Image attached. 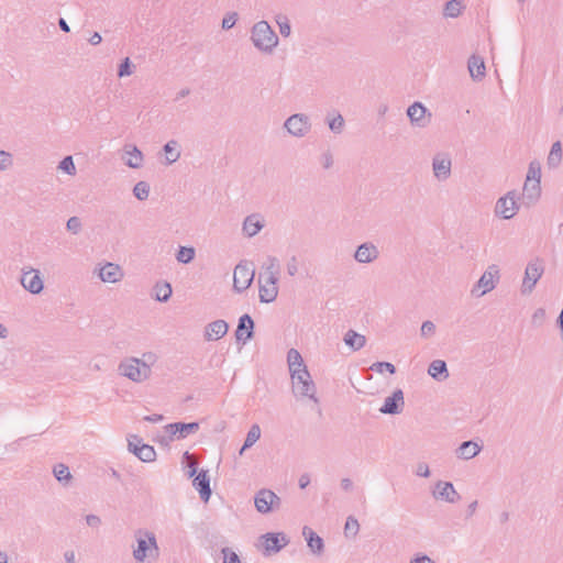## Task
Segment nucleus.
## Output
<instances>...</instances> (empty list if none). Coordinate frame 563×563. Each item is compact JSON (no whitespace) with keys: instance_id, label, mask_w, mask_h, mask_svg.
<instances>
[{"instance_id":"nucleus-1","label":"nucleus","mask_w":563,"mask_h":563,"mask_svg":"<svg viewBox=\"0 0 563 563\" xmlns=\"http://www.w3.org/2000/svg\"><path fill=\"white\" fill-rule=\"evenodd\" d=\"M136 547L133 548V559L139 563H144L147 559L155 561L159 555V548L156 536L147 529H137L134 531Z\"/></svg>"},{"instance_id":"nucleus-2","label":"nucleus","mask_w":563,"mask_h":563,"mask_svg":"<svg viewBox=\"0 0 563 563\" xmlns=\"http://www.w3.org/2000/svg\"><path fill=\"white\" fill-rule=\"evenodd\" d=\"M251 41L255 48L265 54H272L279 43L277 34L265 20L252 26Z\"/></svg>"},{"instance_id":"nucleus-3","label":"nucleus","mask_w":563,"mask_h":563,"mask_svg":"<svg viewBox=\"0 0 563 563\" xmlns=\"http://www.w3.org/2000/svg\"><path fill=\"white\" fill-rule=\"evenodd\" d=\"M290 376L292 382V393L295 396L307 397L314 402H318V398L316 397V385L307 368L292 371Z\"/></svg>"},{"instance_id":"nucleus-4","label":"nucleus","mask_w":563,"mask_h":563,"mask_svg":"<svg viewBox=\"0 0 563 563\" xmlns=\"http://www.w3.org/2000/svg\"><path fill=\"white\" fill-rule=\"evenodd\" d=\"M544 273V262L540 257L532 258L525 269V276L521 285V294H531L538 280Z\"/></svg>"},{"instance_id":"nucleus-5","label":"nucleus","mask_w":563,"mask_h":563,"mask_svg":"<svg viewBox=\"0 0 563 563\" xmlns=\"http://www.w3.org/2000/svg\"><path fill=\"white\" fill-rule=\"evenodd\" d=\"M120 375L134 383H143L151 377L147 368H143L137 357H129L122 361L118 367Z\"/></svg>"},{"instance_id":"nucleus-6","label":"nucleus","mask_w":563,"mask_h":563,"mask_svg":"<svg viewBox=\"0 0 563 563\" xmlns=\"http://www.w3.org/2000/svg\"><path fill=\"white\" fill-rule=\"evenodd\" d=\"M284 129L298 139L305 137L311 130V122L307 114L295 113L288 117L284 122Z\"/></svg>"},{"instance_id":"nucleus-7","label":"nucleus","mask_w":563,"mask_h":563,"mask_svg":"<svg viewBox=\"0 0 563 563\" xmlns=\"http://www.w3.org/2000/svg\"><path fill=\"white\" fill-rule=\"evenodd\" d=\"M498 267L496 265H490L472 288V295L476 297H482L488 291H492L496 287V282L498 280Z\"/></svg>"},{"instance_id":"nucleus-8","label":"nucleus","mask_w":563,"mask_h":563,"mask_svg":"<svg viewBox=\"0 0 563 563\" xmlns=\"http://www.w3.org/2000/svg\"><path fill=\"white\" fill-rule=\"evenodd\" d=\"M254 504L258 512L268 514L280 507L282 499L273 490L263 488L256 493Z\"/></svg>"},{"instance_id":"nucleus-9","label":"nucleus","mask_w":563,"mask_h":563,"mask_svg":"<svg viewBox=\"0 0 563 563\" xmlns=\"http://www.w3.org/2000/svg\"><path fill=\"white\" fill-rule=\"evenodd\" d=\"M254 279V269L251 263L241 262L234 268L233 288L238 292L246 290Z\"/></svg>"},{"instance_id":"nucleus-10","label":"nucleus","mask_w":563,"mask_h":563,"mask_svg":"<svg viewBox=\"0 0 563 563\" xmlns=\"http://www.w3.org/2000/svg\"><path fill=\"white\" fill-rule=\"evenodd\" d=\"M519 210L517 202L516 191H508L505 196L500 197L495 206V214L505 220L514 218Z\"/></svg>"},{"instance_id":"nucleus-11","label":"nucleus","mask_w":563,"mask_h":563,"mask_svg":"<svg viewBox=\"0 0 563 563\" xmlns=\"http://www.w3.org/2000/svg\"><path fill=\"white\" fill-rule=\"evenodd\" d=\"M260 541L265 556L278 553L289 543V539L283 532H267L261 536Z\"/></svg>"},{"instance_id":"nucleus-12","label":"nucleus","mask_w":563,"mask_h":563,"mask_svg":"<svg viewBox=\"0 0 563 563\" xmlns=\"http://www.w3.org/2000/svg\"><path fill=\"white\" fill-rule=\"evenodd\" d=\"M20 282L25 290L34 295L40 294L44 288L40 271L32 267L27 271L24 268L22 269Z\"/></svg>"},{"instance_id":"nucleus-13","label":"nucleus","mask_w":563,"mask_h":563,"mask_svg":"<svg viewBox=\"0 0 563 563\" xmlns=\"http://www.w3.org/2000/svg\"><path fill=\"white\" fill-rule=\"evenodd\" d=\"M129 450L143 462H153L156 457V452L152 445L142 442L137 435H132L129 439Z\"/></svg>"},{"instance_id":"nucleus-14","label":"nucleus","mask_w":563,"mask_h":563,"mask_svg":"<svg viewBox=\"0 0 563 563\" xmlns=\"http://www.w3.org/2000/svg\"><path fill=\"white\" fill-rule=\"evenodd\" d=\"M452 161L449 154L438 153L432 159V170L434 177L440 180H446L451 176Z\"/></svg>"},{"instance_id":"nucleus-15","label":"nucleus","mask_w":563,"mask_h":563,"mask_svg":"<svg viewBox=\"0 0 563 563\" xmlns=\"http://www.w3.org/2000/svg\"><path fill=\"white\" fill-rule=\"evenodd\" d=\"M432 495L435 499L450 504L457 503L461 499V495L456 492L451 482L438 481Z\"/></svg>"},{"instance_id":"nucleus-16","label":"nucleus","mask_w":563,"mask_h":563,"mask_svg":"<svg viewBox=\"0 0 563 563\" xmlns=\"http://www.w3.org/2000/svg\"><path fill=\"white\" fill-rule=\"evenodd\" d=\"M198 429V422H174L165 426V430L169 434L172 440L174 438H176L177 440L185 439L188 435L196 433Z\"/></svg>"},{"instance_id":"nucleus-17","label":"nucleus","mask_w":563,"mask_h":563,"mask_svg":"<svg viewBox=\"0 0 563 563\" xmlns=\"http://www.w3.org/2000/svg\"><path fill=\"white\" fill-rule=\"evenodd\" d=\"M379 256L378 247L372 242L360 244L354 252V260L360 264H369Z\"/></svg>"},{"instance_id":"nucleus-18","label":"nucleus","mask_w":563,"mask_h":563,"mask_svg":"<svg viewBox=\"0 0 563 563\" xmlns=\"http://www.w3.org/2000/svg\"><path fill=\"white\" fill-rule=\"evenodd\" d=\"M427 111V108L421 102L416 101L408 107L407 115L412 125L418 128H426L429 124L431 118V113H429L428 118L426 117Z\"/></svg>"},{"instance_id":"nucleus-19","label":"nucleus","mask_w":563,"mask_h":563,"mask_svg":"<svg viewBox=\"0 0 563 563\" xmlns=\"http://www.w3.org/2000/svg\"><path fill=\"white\" fill-rule=\"evenodd\" d=\"M405 406L404 393L401 389H396L391 396L387 397L379 411L385 415H398L402 411Z\"/></svg>"},{"instance_id":"nucleus-20","label":"nucleus","mask_w":563,"mask_h":563,"mask_svg":"<svg viewBox=\"0 0 563 563\" xmlns=\"http://www.w3.org/2000/svg\"><path fill=\"white\" fill-rule=\"evenodd\" d=\"M124 274L120 265L107 262L98 269V277L103 283H118L123 278Z\"/></svg>"},{"instance_id":"nucleus-21","label":"nucleus","mask_w":563,"mask_h":563,"mask_svg":"<svg viewBox=\"0 0 563 563\" xmlns=\"http://www.w3.org/2000/svg\"><path fill=\"white\" fill-rule=\"evenodd\" d=\"M254 335V321L247 313L239 319L238 328L235 330V339L239 342L246 343Z\"/></svg>"},{"instance_id":"nucleus-22","label":"nucleus","mask_w":563,"mask_h":563,"mask_svg":"<svg viewBox=\"0 0 563 563\" xmlns=\"http://www.w3.org/2000/svg\"><path fill=\"white\" fill-rule=\"evenodd\" d=\"M123 153L124 155L122 156V159L126 166L134 169L141 168L143 166L144 155L136 145L125 144L123 146Z\"/></svg>"},{"instance_id":"nucleus-23","label":"nucleus","mask_w":563,"mask_h":563,"mask_svg":"<svg viewBox=\"0 0 563 563\" xmlns=\"http://www.w3.org/2000/svg\"><path fill=\"white\" fill-rule=\"evenodd\" d=\"M258 283L260 300L266 303L274 301L278 295V282H272L271 284L268 283V277L266 275H260Z\"/></svg>"},{"instance_id":"nucleus-24","label":"nucleus","mask_w":563,"mask_h":563,"mask_svg":"<svg viewBox=\"0 0 563 563\" xmlns=\"http://www.w3.org/2000/svg\"><path fill=\"white\" fill-rule=\"evenodd\" d=\"M192 486L199 492L201 500L207 503L210 499L211 488L208 471L198 472L192 479Z\"/></svg>"},{"instance_id":"nucleus-25","label":"nucleus","mask_w":563,"mask_h":563,"mask_svg":"<svg viewBox=\"0 0 563 563\" xmlns=\"http://www.w3.org/2000/svg\"><path fill=\"white\" fill-rule=\"evenodd\" d=\"M229 324L224 320L212 321L205 328V339L207 341H218L227 334Z\"/></svg>"},{"instance_id":"nucleus-26","label":"nucleus","mask_w":563,"mask_h":563,"mask_svg":"<svg viewBox=\"0 0 563 563\" xmlns=\"http://www.w3.org/2000/svg\"><path fill=\"white\" fill-rule=\"evenodd\" d=\"M302 534L305 536L306 538V541H307V545L308 548L310 549V551L314 554V555H322L323 551H324V542H323V539L318 536L312 529H310L309 527H303L302 529Z\"/></svg>"},{"instance_id":"nucleus-27","label":"nucleus","mask_w":563,"mask_h":563,"mask_svg":"<svg viewBox=\"0 0 563 563\" xmlns=\"http://www.w3.org/2000/svg\"><path fill=\"white\" fill-rule=\"evenodd\" d=\"M264 228V222L261 219V216L257 213H253L247 216L243 221V233L249 236H255L262 229Z\"/></svg>"},{"instance_id":"nucleus-28","label":"nucleus","mask_w":563,"mask_h":563,"mask_svg":"<svg viewBox=\"0 0 563 563\" xmlns=\"http://www.w3.org/2000/svg\"><path fill=\"white\" fill-rule=\"evenodd\" d=\"M482 450V446L472 440L464 441L456 449L455 454L461 460H471L475 457Z\"/></svg>"},{"instance_id":"nucleus-29","label":"nucleus","mask_w":563,"mask_h":563,"mask_svg":"<svg viewBox=\"0 0 563 563\" xmlns=\"http://www.w3.org/2000/svg\"><path fill=\"white\" fill-rule=\"evenodd\" d=\"M468 70L473 80L479 81L485 77V63L481 56L472 55L468 59Z\"/></svg>"},{"instance_id":"nucleus-30","label":"nucleus","mask_w":563,"mask_h":563,"mask_svg":"<svg viewBox=\"0 0 563 563\" xmlns=\"http://www.w3.org/2000/svg\"><path fill=\"white\" fill-rule=\"evenodd\" d=\"M428 374L438 382H443L449 377L446 363L442 360H434L428 367Z\"/></svg>"},{"instance_id":"nucleus-31","label":"nucleus","mask_w":563,"mask_h":563,"mask_svg":"<svg viewBox=\"0 0 563 563\" xmlns=\"http://www.w3.org/2000/svg\"><path fill=\"white\" fill-rule=\"evenodd\" d=\"M522 195L529 203H534L541 196V181L526 180Z\"/></svg>"},{"instance_id":"nucleus-32","label":"nucleus","mask_w":563,"mask_h":563,"mask_svg":"<svg viewBox=\"0 0 563 563\" xmlns=\"http://www.w3.org/2000/svg\"><path fill=\"white\" fill-rule=\"evenodd\" d=\"M343 341L352 351L355 352L365 346L366 338L354 330H349L344 334Z\"/></svg>"},{"instance_id":"nucleus-33","label":"nucleus","mask_w":563,"mask_h":563,"mask_svg":"<svg viewBox=\"0 0 563 563\" xmlns=\"http://www.w3.org/2000/svg\"><path fill=\"white\" fill-rule=\"evenodd\" d=\"M562 161V144L560 141H556L552 144L550 153L547 158V164L549 168H556L560 166Z\"/></svg>"},{"instance_id":"nucleus-34","label":"nucleus","mask_w":563,"mask_h":563,"mask_svg":"<svg viewBox=\"0 0 563 563\" xmlns=\"http://www.w3.org/2000/svg\"><path fill=\"white\" fill-rule=\"evenodd\" d=\"M155 299L159 302H166L172 297L173 290L169 283H157L154 286Z\"/></svg>"},{"instance_id":"nucleus-35","label":"nucleus","mask_w":563,"mask_h":563,"mask_svg":"<svg viewBox=\"0 0 563 563\" xmlns=\"http://www.w3.org/2000/svg\"><path fill=\"white\" fill-rule=\"evenodd\" d=\"M287 363L289 372L298 371L299 368H307L301 357V354L296 349H290L287 353Z\"/></svg>"},{"instance_id":"nucleus-36","label":"nucleus","mask_w":563,"mask_h":563,"mask_svg":"<svg viewBox=\"0 0 563 563\" xmlns=\"http://www.w3.org/2000/svg\"><path fill=\"white\" fill-rule=\"evenodd\" d=\"M163 151L166 155L167 164L177 162L180 157V151L178 150V143L175 140L168 141L164 146Z\"/></svg>"},{"instance_id":"nucleus-37","label":"nucleus","mask_w":563,"mask_h":563,"mask_svg":"<svg viewBox=\"0 0 563 563\" xmlns=\"http://www.w3.org/2000/svg\"><path fill=\"white\" fill-rule=\"evenodd\" d=\"M463 9L461 0H449L444 5V15L448 18H457Z\"/></svg>"},{"instance_id":"nucleus-38","label":"nucleus","mask_w":563,"mask_h":563,"mask_svg":"<svg viewBox=\"0 0 563 563\" xmlns=\"http://www.w3.org/2000/svg\"><path fill=\"white\" fill-rule=\"evenodd\" d=\"M195 255H196V251L194 247L191 246H179L177 253H176V260L179 262V263H183V264H188L190 263L194 258H195Z\"/></svg>"},{"instance_id":"nucleus-39","label":"nucleus","mask_w":563,"mask_h":563,"mask_svg":"<svg viewBox=\"0 0 563 563\" xmlns=\"http://www.w3.org/2000/svg\"><path fill=\"white\" fill-rule=\"evenodd\" d=\"M327 122H328V125H329V129L334 133V134H341L344 130V125H345V122H344V119L343 117L340 114V113H336L334 117L330 118L329 115L327 117Z\"/></svg>"},{"instance_id":"nucleus-40","label":"nucleus","mask_w":563,"mask_h":563,"mask_svg":"<svg viewBox=\"0 0 563 563\" xmlns=\"http://www.w3.org/2000/svg\"><path fill=\"white\" fill-rule=\"evenodd\" d=\"M279 265L276 257H269L264 275L268 277V283L278 282Z\"/></svg>"},{"instance_id":"nucleus-41","label":"nucleus","mask_w":563,"mask_h":563,"mask_svg":"<svg viewBox=\"0 0 563 563\" xmlns=\"http://www.w3.org/2000/svg\"><path fill=\"white\" fill-rule=\"evenodd\" d=\"M275 22L278 25L279 33L284 37H288L291 33V26L287 15L279 13L275 16Z\"/></svg>"},{"instance_id":"nucleus-42","label":"nucleus","mask_w":563,"mask_h":563,"mask_svg":"<svg viewBox=\"0 0 563 563\" xmlns=\"http://www.w3.org/2000/svg\"><path fill=\"white\" fill-rule=\"evenodd\" d=\"M53 474H54L55 478L60 483H63V482L67 483L71 479V474L69 472L68 466L63 463H59L54 466Z\"/></svg>"},{"instance_id":"nucleus-43","label":"nucleus","mask_w":563,"mask_h":563,"mask_svg":"<svg viewBox=\"0 0 563 563\" xmlns=\"http://www.w3.org/2000/svg\"><path fill=\"white\" fill-rule=\"evenodd\" d=\"M261 438V428L258 424H253L245 438L243 449H250L253 444H255Z\"/></svg>"},{"instance_id":"nucleus-44","label":"nucleus","mask_w":563,"mask_h":563,"mask_svg":"<svg viewBox=\"0 0 563 563\" xmlns=\"http://www.w3.org/2000/svg\"><path fill=\"white\" fill-rule=\"evenodd\" d=\"M133 195L136 199L143 201L146 200L150 196V185L146 181H139L133 187Z\"/></svg>"},{"instance_id":"nucleus-45","label":"nucleus","mask_w":563,"mask_h":563,"mask_svg":"<svg viewBox=\"0 0 563 563\" xmlns=\"http://www.w3.org/2000/svg\"><path fill=\"white\" fill-rule=\"evenodd\" d=\"M360 530V523L358 521L350 516L347 517L344 526V534L346 538H354Z\"/></svg>"},{"instance_id":"nucleus-46","label":"nucleus","mask_w":563,"mask_h":563,"mask_svg":"<svg viewBox=\"0 0 563 563\" xmlns=\"http://www.w3.org/2000/svg\"><path fill=\"white\" fill-rule=\"evenodd\" d=\"M157 355L153 352L143 353L142 357L139 358V362L143 368H147L148 374L152 375V366L156 363Z\"/></svg>"},{"instance_id":"nucleus-47","label":"nucleus","mask_w":563,"mask_h":563,"mask_svg":"<svg viewBox=\"0 0 563 563\" xmlns=\"http://www.w3.org/2000/svg\"><path fill=\"white\" fill-rule=\"evenodd\" d=\"M526 180L541 181V166L539 162L533 161L529 164Z\"/></svg>"},{"instance_id":"nucleus-48","label":"nucleus","mask_w":563,"mask_h":563,"mask_svg":"<svg viewBox=\"0 0 563 563\" xmlns=\"http://www.w3.org/2000/svg\"><path fill=\"white\" fill-rule=\"evenodd\" d=\"M369 368L373 372H376L379 374H383L384 372H388L389 374L396 373L395 365L389 362H376V363L372 364V366Z\"/></svg>"},{"instance_id":"nucleus-49","label":"nucleus","mask_w":563,"mask_h":563,"mask_svg":"<svg viewBox=\"0 0 563 563\" xmlns=\"http://www.w3.org/2000/svg\"><path fill=\"white\" fill-rule=\"evenodd\" d=\"M58 168L63 170L64 173L68 175H75L76 174V166L74 164L71 156H65L58 165Z\"/></svg>"},{"instance_id":"nucleus-50","label":"nucleus","mask_w":563,"mask_h":563,"mask_svg":"<svg viewBox=\"0 0 563 563\" xmlns=\"http://www.w3.org/2000/svg\"><path fill=\"white\" fill-rule=\"evenodd\" d=\"M132 73H133V65H132L130 58L125 57L119 65L118 77L119 78L126 77V76H130Z\"/></svg>"},{"instance_id":"nucleus-51","label":"nucleus","mask_w":563,"mask_h":563,"mask_svg":"<svg viewBox=\"0 0 563 563\" xmlns=\"http://www.w3.org/2000/svg\"><path fill=\"white\" fill-rule=\"evenodd\" d=\"M13 166V156L7 151H0V170L4 172Z\"/></svg>"},{"instance_id":"nucleus-52","label":"nucleus","mask_w":563,"mask_h":563,"mask_svg":"<svg viewBox=\"0 0 563 563\" xmlns=\"http://www.w3.org/2000/svg\"><path fill=\"white\" fill-rule=\"evenodd\" d=\"M81 221L78 217H70L66 222V229L73 234H78L81 230Z\"/></svg>"},{"instance_id":"nucleus-53","label":"nucleus","mask_w":563,"mask_h":563,"mask_svg":"<svg viewBox=\"0 0 563 563\" xmlns=\"http://www.w3.org/2000/svg\"><path fill=\"white\" fill-rule=\"evenodd\" d=\"M221 553L223 554V563H241L239 555L230 548H223Z\"/></svg>"},{"instance_id":"nucleus-54","label":"nucleus","mask_w":563,"mask_h":563,"mask_svg":"<svg viewBox=\"0 0 563 563\" xmlns=\"http://www.w3.org/2000/svg\"><path fill=\"white\" fill-rule=\"evenodd\" d=\"M238 21V13L236 12H230L222 19V29L228 31L232 29Z\"/></svg>"},{"instance_id":"nucleus-55","label":"nucleus","mask_w":563,"mask_h":563,"mask_svg":"<svg viewBox=\"0 0 563 563\" xmlns=\"http://www.w3.org/2000/svg\"><path fill=\"white\" fill-rule=\"evenodd\" d=\"M435 332V324L432 321H424L421 324L420 333L423 338H429L433 335Z\"/></svg>"},{"instance_id":"nucleus-56","label":"nucleus","mask_w":563,"mask_h":563,"mask_svg":"<svg viewBox=\"0 0 563 563\" xmlns=\"http://www.w3.org/2000/svg\"><path fill=\"white\" fill-rule=\"evenodd\" d=\"M321 165L324 169H329L333 165V156L330 151H325L320 156Z\"/></svg>"},{"instance_id":"nucleus-57","label":"nucleus","mask_w":563,"mask_h":563,"mask_svg":"<svg viewBox=\"0 0 563 563\" xmlns=\"http://www.w3.org/2000/svg\"><path fill=\"white\" fill-rule=\"evenodd\" d=\"M287 273L289 276H295L298 273V261L296 256H291L287 262Z\"/></svg>"},{"instance_id":"nucleus-58","label":"nucleus","mask_w":563,"mask_h":563,"mask_svg":"<svg viewBox=\"0 0 563 563\" xmlns=\"http://www.w3.org/2000/svg\"><path fill=\"white\" fill-rule=\"evenodd\" d=\"M416 475L419 477H429L430 476V468L427 463L421 462L417 464L416 467Z\"/></svg>"},{"instance_id":"nucleus-59","label":"nucleus","mask_w":563,"mask_h":563,"mask_svg":"<svg viewBox=\"0 0 563 563\" xmlns=\"http://www.w3.org/2000/svg\"><path fill=\"white\" fill-rule=\"evenodd\" d=\"M86 522L89 527L98 528L101 525V519L96 515H87Z\"/></svg>"},{"instance_id":"nucleus-60","label":"nucleus","mask_w":563,"mask_h":563,"mask_svg":"<svg viewBox=\"0 0 563 563\" xmlns=\"http://www.w3.org/2000/svg\"><path fill=\"white\" fill-rule=\"evenodd\" d=\"M410 563H435L432 559H430L428 555H418L415 559L411 560Z\"/></svg>"},{"instance_id":"nucleus-61","label":"nucleus","mask_w":563,"mask_h":563,"mask_svg":"<svg viewBox=\"0 0 563 563\" xmlns=\"http://www.w3.org/2000/svg\"><path fill=\"white\" fill-rule=\"evenodd\" d=\"M477 506H478L477 500L472 501V503L467 506V509H466V518H470V517H472V516L475 514V511H476V509H477Z\"/></svg>"},{"instance_id":"nucleus-62","label":"nucleus","mask_w":563,"mask_h":563,"mask_svg":"<svg viewBox=\"0 0 563 563\" xmlns=\"http://www.w3.org/2000/svg\"><path fill=\"white\" fill-rule=\"evenodd\" d=\"M310 484V477L308 474H302L300 477H299V487L301 489L306 488L308 485Z\"/></svg>"},{"instance_id":"nucleus-63","label":"nucleus","mask_w":563,"mask_h":563,"mask_svg":"<svg viewBox=\"0 0 563 563\" xmlns=\"http://www.w3.org/2000/svg\"><path fill=\"white\" fill-rule=\"evenodd\" d=\"M88 41H89V43H90L91 45H98V44H100V43H101L102 37H101V35H100L98 32H95V33L89 37V40H88Z\"/></svg>"},{"instance_id":"nucleus-64","label":"nucleus","mask_w":563,"mask_h":563,"mask_svg":"<svg viewBox=\"0 0 563 563\" xmlns=\"http://www.w3.org/2000/svg\"><path fill=\"white\" fill-rule=\"evenodd\" d=\"M64 559L66 563H75L76 562V555L74 551H66L64 553Z\"/></svg>"}]
</instances>
